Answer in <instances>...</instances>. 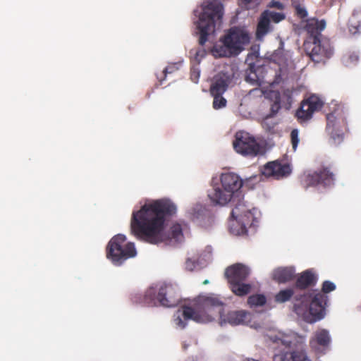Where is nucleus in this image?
<instances>
[{"mask_svg":"<svg viewBox=\"0 0 361 361\" xmlns=\"http://www.w3.org/2000/svg\"><path fill=\"white\" fill-rule=\"evenodd\" d=\"M176 206L169 200H157L144 204L137 212H133L130 222L131 233L138 240L158 244L173 240L180 242L183 239L180 224L171 226L167 235L164 233L166 218L174 215Z\"/></svg>","mask_w":361,"mask_h":361,"instance_id":"obj_1","label":"nucleus"},{"mask_svg":"<svg viewBox=\"0 0 361 361\" xmlns=\"http://www.w3.org/2000/svg\"><path fill=\"white\" fill-rule=\"evenodd\" d=\"M224 303L214 295L204 296L193 307L183 305L174 314V323L180 329H184L188 320L197 323H207L219 317L221 325L232 326L243 324L247 321L249 314L245 310L229 311L224 313Z\"/></svg>","mask_w":361,"mask_h":361,"instance_id":"obj_2","label":"nucleus"},{"mask_svg":"<svg viewBox=\"0 0 361 361\" xmlns=\"http://www.w3.org/2000/svg\"><path fill=\"white\" fill-rule=\"evenodd\" d=\"M293 298V312L305 322L312 324L324 318V307L326 297L322 293L314 296L307 292L299 293L294 287L281 290L275 295L276 302L283 303Z\"/></svg>","mask_w":361,"mask_h":361,"instance_id":"obj_3","label":"nucleus"},{"mask_svg":"<svg viewBox=\"0 0 361 361\" xmlns=\"http://www.w3.org/2000/svg\"><path fill=\"white\" fill-rule=\"evenodd\" d=\"M221 183L224 190L215 188L208 194V197L214 204L225 205L228 202H235V197H240L243 195L240 190L243 186V181L237 174L223 173L221 176Z\"/></svg>","mask_w":361,"mask_h":361,"instance_id":"obj_4","label":"nucleus"},{"mask_svg":"<svg viewBox=\"0 0 361 361\" xmlns=\"http://www.w3.org/2000/svg\"><path fill=\"white\" fill-rule=\"evenodd\" d=\"M250 37L242 29L234 27L229 30L221 39V44L214 45L212 52L214 56L229 57L239 54L243 49V46L248 44Z\"/></svg>","mask_w":361,"mask_h":361,"instance_id":"obj_5","label":"nucleus"},{"mask_svg":"<svg viewBox=\"0 0 361 361\" xmlns=\"http://www.w3.org/2000/svg\"><path fill=\"white\" fill-rule=\"evenodd\" d=\"M223 6L215 0H207L202 4V11L199 17L197 28L199 30V44L204 45L209 32L214 30L215 24L223 16Z\"/></svg>","mask_w":361,"mask_h":361,"instance_id":"obj_6","label":"nucleus"},{"mask_svg":"<svg viewBox=\"0 0 361 361\" xmlns=\"http://www.w3.org/2000/svg\"><path fill=\"white\" fill-rule=\"evenodd\" d=\"M179 302V295L173 285L166 283H157L149 288L140 302L146 306H154L159 303L167 307H174Z\"/></svg>","mask_w":361,"mask_h":361,"instance_id":"obj_7","label":"nucleus"},{"mask_svg":"<svg viewBox=\"0 0 361 361\" xmlns=\"http://www.w3.org/2000/svg\"><path fill=\"white\" fill-rule=\"evenodd\" d=\"M135 244L127 242L126 235L117 234L108 243L106 248V258L115 266H121L130 258L135 257Z\"/></svg>","mask_w":361,"mask_h":361,"instance_id":"obj_8","label":"nucleus"},{"mask_svg":"<svg viewBox=\"0 0 361 361\" xmlns=\"http://www.w3.org/2000/svg\"><path fill=\"white\" fill-rule=\"evenodd\" d=\"M250 274V269L245 265L237 263L226 268L225 276L230 289L237 296L243 297L250 293L252 286L243 283Z\"/></svg>","mask_w":361,"mask_h":361,"instance_id":"obj_9","label":"nucleus"},{"mask_svg":"<svg viewBox=\"0 0 361 361\" xmlns=\"http://www.w3.org/2000/svg\"><path fill=\"white\" fill-rule=\"evenodd\" d=\"M335 180L334 170L330 166L325 165H322L312 173H304L300 176V183L305 188L317 185L330 187L334 185Z\"/></svg>","mask_w":361,"mask_h":361,"instance_id":"obj_10","label":"nucleus"},{"mask_svg":"<svg viewBox=\"0 0 361 361\" xmlns=\"http://www.w3.org/2000/svg\"><path fill=\"white\" fill-rule=\"evenodd\" d=\"M303 47L307 55L316 63L324 61L334 54V48L331 42L325 37L317 42H304Z\"/></svg>","mask_w":361,"mask_h":361,"instance_id":"obj_11","label":"nucleus"},{"mask_svg":"<svg viewBox=\"0 0 361 361\" xmlns=\"http://www.w3.org/2000/svg\"><path fill=\"white\" fill-rule=\"evenodd\" d=\"M233 145L235 152L243 156L255 157L262 150L256 139L245 131H238L235 133Z\"/></svg>","mask_w":361,"mask_h":361,"instance_id":"obj_12","label":"nucleus"},{"mask_svg":"<svg viewBox=\"0 0 361 361\" xmlns=\"http://www.w3.org/2000/svg\"><path fill=\"white\" fill-rule=\"evenodd\" d=\"M326 130L329 135L331 142L333 145H337L343 140L344 131L347 130V121L343 117L336 118L332 114L326 116Z\"/></svg>","mask_w":361,"mask_h":361,"instance_id":"obj_13","label":"nucleus"},{"mask_svg":"<svg viewBox=\"0 0 361 361\" xmlns=\"http://www.w3.org/2000/svg\"><path fill=\"white\" fill-rule=\"evenodd\" d=\"M234 208L232 209L231 217L241 224L242 232L246 231V226L251 223L253 214L247 207L243 200V195L240 197H235Z\"/></svg>","mask_w":361,"mask_h":361,"instance_id":"obj_14","label":"nucleus"},{"mask_svg":"<svg viewBox=\"0 0 361 361\" xmlns=\"http://www.w3.org/2000/svg\"><path fill=\"white\" fill-rule=\"evenodd\" d=\"M323 106L321 99L312 94L305 99L300 104V108L296 111L295 116L300 121H306L312 117L314 111H319Z\"/></svg>","mask_w":361,"mask_h":361,"instance_id":"obj_15","label":"nucleus"},{"mask_svg":"<svg viewBox=\"0 0 361 361\" xmlns=\"http://www.w3.org/2000/svg\"><path fill=\"white\" fill-rule=\"evenodd\" d=\"M331 336L326 329H318L310 339V348L317 355H324L329 348Z\"/></svg>","mask_w":361,"mask_h":361,"instance_id":"obj_16","label":"nucleus"},{"mask_svg":"<svg viewBox=\"0 0 361 361\" xmlns=\"http://www.w3.org/2000/svg\"><path fill=\"white\" fill-rule=\"evenodd\" d=\"M292 172L288 164H281L279 161L268 162L262 170V173L266 177H273L275 179H281L288 176Z\"/></svg>","mask_w":361,"mask_h":361,"instance_id":"obj_17","label":"nucleus"},{"mask_svg":"<svg viewBox=\"0 0 361 361\" xmlns=\"http://www.w3.org/2000/svg\"><path fill=\"white\" fill-rule=\"evenodd\" d=\"M326 23L324 20H319L316 18H310L307 20L305 30L308 35L304 42H313L324 37L321 32L325 28Z\"/></svg>","mask_w":361,"mask_h":361,"instance_id":"obj_18","label":"nucleus"},{"mask_svg":"<svg viewBox=\"0 0 361 361\" xmlns=\"http://www.w3.org/2000/svg\"><path fill=\"white\" fill-rule=\"evenodd\" d=\"M231 80L228 73L220 72L216 74L213 79L210 86V93L212 95L223 94L227 90Z\"/></svg>","mask_w":361,"mask_h":361,"instance_id":"obj_19","label":"nucleus"},{"mask_svg":"<svg viewBox=\"0 0 361 361\" xmlns=\"http://www.w3.org/2000/svg\"><path fill=\"white\" fill-rule=\"evenodd\" d=\"M317 281V276L312 271L307 269L299 274L293 287L298 292V290L303 291L310 287L315 286Z\"/></svg>","mask_w":361,"mask_h":361,"instance_id":"obj_20","label":"nucleus"},{"mask_svg":"<svg viewBox=\"0 0 361 361\" xmlns=\"http://www.w3.org/2000/svg\"><path fill=\"white\" fill-rule=\"evenodd\" d=\"M274 361H310L304 351L285 352L276 354Z\"/></svg>","mask_w":361,"mask_h":361,"instance_id":"obj_21","label":"nucleus"},{"mask_svg":"<svg viewBox=\"0 0 361 361\" xmlns=\"http://www.w3.org/2000/svg\"><path fill=\"white\" fill-rule=\"evenodd\" d=\"M295 276V269L293 268L282 267L274 271L273 279L280 283H284L292 281Z\"/></svg>","mask_w":361,"mask_h":361,"instance_id":"obj_22","label":"nucleus"},{"mask_svg":"<svg viewBox=\"0 0 361 361\" xmlns=\"http://www.w3.org/2000/svg\"><path fill=\"white\" fill-rule=\"evenodd\" d=\"M270 23L271 21L269 16V12H263L257 26L256 37L257 39L264 37L269 32L271 31V28Z\"/></svg>","mask_w":361,"mask_h":361,"instance_id":"obj_23","label":"nucleus"},{"mask_svg":"<svg viewBox=\"0 0 361 361\" xmlns=\"http://www.w3.org/2000/svg\"><path fill=\"white\" fill-rule=\"evenodd\" d=\"M336 289V285L330 281H325L323 282L322 283V291L321 292H309L310 293L312 294V296H314L316 293H322L323 294L324 296L326 297V300L325 301V304L324 305H322L324 307V317L325 316L326 314V308L327 307V303H328V300H329V297L327 296V293L331 292V291H334V290Z\"/></svg>","mask_w":361,"mask_h":361,"instance_id":"obj_24","label":"nucleus"},{"mask_svg":"<svg viewBox=\"0 0 361 361\" xmlns=\"http://www.w3.org/2000/svg\"><path fill=\"white\" fill-rule=\"evenodd\" d=\"M266 302V297L262 294L252 295L247 298V304L250 307L262 306Z\"/></svg>","mask_w":361,"mask_h":361,"instance_id":"obj_25","label":"nucleus"},{"mask_svg":"<svg viewBox=\"0 0 361 361\" xmlns=\"http://www.w3.org/2000/svg\"><path fill=\"white\" fill-rule=\"evenodd\" d=\"M199 258L198 253L192 252L190 254L185 263V269L190 271H193L199 265Z\"/></svg>","mask_w":361,"mask_h":361,"instance_id":"obj_26","label":"nucleus"},{"mask_svg":"<svg viewBox=\"0 0 361 361\" xmlns=\"http://www.w3.org/2000/svg\"><path fill=\"white\" fill-rule=\"evenodd\" d=\"M222 95L223 94H220L218 96L212 95V97H214L213 108L214 109H219L226 106V99Z\"/></svg>","mask_w":361,"mask_h":361,"instance_id":"obj_27","label":"nucleus"},{"mask_svg":"<svg viewBox=\"0 0 361 361\" xmlns=\"http://www.w3.org/2000/svg\"><path fill=\"white\" fill-rule=\"evenodd\" d=\"M351 27L354 28L355 32H361V12L353 15Z\"/></svg>","mask_w":361,"mask_h":361,"instance_id":"obj_28","label":"nucleus"},{"mask_svg":"<svg viewBox=\"0 0 361 361\" xmlns=\"http://www.w3.org/2000/svg\"><path fill=\"white\" fill-rule=\"evenodd\" d=\"M293 93V90L292 89H284L283 90L281 94H279L276 98L278 100H280V102L281 100H286L287 103L290 104L292 102Z\"/></svg>","mask_w":361,"mask_h":361,"instance_id":"obj_29","label":"nucleus"},{"mask_svg":"<svg viewBox=\"0 0 361 361\" xmlns=\"http://www.w3.org/2000/svg\"><path fill=\"white\" fill-rule=\"evenodd\" d=\"M290 141L293 151H295L299 143V131L298 129H293L290 132Z\"/></svg>","mask_w":361,"mask_h":361,"instance_id":"obj_30","label":"nucleus"},{"mask_svg":"<svg viewBox=\"0 0 361 361\" xmlns=\"http://www.w3.org/2000/svg\"><path fill=\"white\" fill-rule=\"evenodd\" d=\"M200 76V71L197 66H192L190 69V79L195 83H197Z\"/></svg>","mask_w":361,"mask_h":361,"instance_id":"obj_31","label":"nucleus"},{"mask_svg":"<svg viewBox=\"0 0 361 361\" xmlns=\"http://www.w3.org/2000/svg\"><path fill=\"white\" fill-rule=\"evenodd\" d=\"M189 214L190 219L195 221L202 216V211L200 208H193L189 212Z\"/></svg>","mask_w":361,"mask_h":361,"instance_id":"obj_32","label":"nucleus"},{"mask_svg":"<svg viewBox=\"0 0 361 361\" xmlns=\"http://www.w3.org/2000/svg\"><path fill=\"white\" fill-rule=\"evenodd\" d=\"M269 16L270 18V21L272 20L274 23H279L285 18L283 13L277 12H269Z\"/></svg>","mask_w":361,"mask_h":361,"instance_id":"obj_33","label":"nucleus"},{"mask_svg":"<svg viewBox=\"0 0 361 361\" xmlns=\"http://www.w3.org/2000/svg\"><path fill=\"white\" fill-rule=\"evenodd\" d=\"M270 116H267L262 121V125L267 131L271 132L275 128L276 123H269V120L271 118Z\"/></svg>","mask_w":361,"mask_h":361,"instance_id":"obj_34","label":"nucleus"},{"mask_svg":"<svg viewBox=\"0 0 361 361\" xmlns=\"http://www.w3.org/2000/svg\"><path fill=\"white\" fill-rule=\"evenodd\" d=\"M280 109V100H278V99L276 98L275 102L272 104L271 106V114L269 116H270V117L274 116L275 114L278 113Z\"/></svg>","mask_w":361,"mask_h":361,"instance_id":"obj_35","label":"nucleus"},{"mask_svg":"<svg viewBox=\"0 0 361 361\" xmlns=\"http://www.w3.org/2000/svg\"><path fill=\"white\" fill-rule=\"evenodd\" d=\"M296 13L297 15L301 18H304L307 16V12L305 8L301 7L300 6L298 5L295 7Z\"/></svg>","mask_w":361,"mask_h":361,"instance_id":"obj_36","label":"nucleus"},{"mask_svg":"<svg viewBox=\"0 0 361 361\" xmlns=\"http://www.w3.org/2000/svg\"><path fill=\"white\" fill-rule=\"evenodd\" d=\"M178 68L175 65H171L167 67H166L163 71L164 75L166 76L168 73H172L175 71H176Z\"/></svg>","mask_w":361,"mask_h":361,"instance_id":"obj_37","label":"nucleus"},{"mask_svg":"<svg viewBox=\"0 0 361 361\" xmlns=\"http://www.w3.org/2000/svg\"><path fill=\"white\" fill-rule=\"evenodd\" d=\"M282 343L284 345H286V346H290V344H291V341H286V340L283 341Z\"/></svg>","mask_w":361,"mask_h":361,"instance_id":"obj_38","label":"nucleus"},{"mask_svg":"<svg viewBox=\"0 0 361 361\" xmlns=\"http://www.w3.org/2000/svg\"><path fill=\"white\" fill-rule=\"evenodd\" d=\"M252 0H243L245 3H250Z\"/></svg>","mask_w":361,"mask_h":361,"instance_id":"obj_39","label":"nucleus"},{"mask_svg":"<svg viewBox=\"0 0 361 361\" xmlns=\"http://www.w3.org/2000/svg\"><path fill=\"white\" fill-rule=\"evenodd\" d=\"M209 283V281L208 280H205L204 282H203V284H207Z\"/></svg>","mask_w":361,"mask_h":361,"instance_id":"obj_40","label":"nucleus"}]
</instances>
